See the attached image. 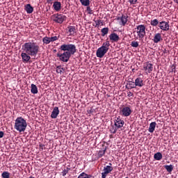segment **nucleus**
<instances>
[{
    "label": "nucleus",
    "instance_id": "nucleus-1",
    "mask_svg": "<svg viewBox=\"0 0 178 178\" xmlns=\"http://www.w3.org/2000/svg\"><path fill=\"white\" fill-rule=\"evenodd\" d=\"M23 52L21 54V58L24 63H29L31 59V56L35 58L40 52V45L37 42L32 40L25 42L22 45Z\"/></svg>",
    "mask_w": 178,
    "mask_h": 178
},
{
    "label": "nucleus",
    "instance_id": "nucleus-2",
    "mask_svg": "<svg viewBox=\"0 0 178 178\" xmlns=\"http://www.w3.org/2000/svg\"><path fill=\"white\" fill-rule=\"evenodd\" d=\"M14 127L15 130L19 133L26 131V129L27 127V121H26L23 117H18L15 120Z\"/></svg>",
    "mask_w": 178,
    "mask_h": 178
},
{
    "label": "nucleus",
    "instance_id": "nucleus-3",
    "mask_svg": "<svg viewBox=\"0 0 178 178\" xmlns=\"http://www.w3.org/2000/svg\"><path fill=\"white\" fill-rule=\"evenodd\" d=\"M60 51L67 53L69 55H74L76 54V45L73 44H63L60 47Z\"/></svg>",
    "mask_w": 178,
    "mask_h": 178
},
{
    "label": "nucleus",
    "instance_id": "nucleus-4",
    "mask_svg": "<svg viewBox=\"0 0 178 178\" xmlns=\"http://www.w3.org/2000/svg\"><path fill=\"white\" fill-rule=\"evenodd\" d=\"M145 26L143 24L138 25L136 29V33L137 34V40H143L145 37Z\"/></svg>",
    "mask_w": 178,
    "mask_h": 178
},
{
    "label": "nucleus",
    "instance_id": "nucleus-5",
    "mask_svg": "<svg viewBox=\"0 0 178 178\" xmlns=\"http://www.w3.org/2000/svg\"><path fill=\"white\" fill-rule=\"evenodd\" d=\"M71 56H70L69 53H66V51H64L63 54H57V58H59L61 62H69Z\"/></svg>",
    "mask_w": 178,
    "mask_h": 178
},
{
    "label": "nucleus",
    "instance_id": "nucleus-6",
    "mask_svg": "<svg viewBox=\"0 0 178 178\" xmlns=\"http://www.w3.org/2000/svg\"><path fill=\"white\" fill-rule=\"evenodd\" d=\"M131 108H130V107L129 106H124L120 111L121 116H123L124 118H128V116H130V115H131Z\"/></svg>",
    "mask_w": 178,
    "mask_h": 178
},
{
    "label": "nucleus",
    "instance_id": "nucleus-7",
    "mask_svg": "<svg viewBox=\"0 0 178 178\" xmlns=\"http://www.w3.org/2000/svg\"><path fill=\"white\" fill-rule=\"evenodd\" d=\"M52 19L56 23H59L60 24H62V22H65L66 16L63 15L55 14L52 16Z\"/></svg>",
    "mask_w": 178,
    "mask_h": 178
},
{
    "label": "nucleus",
    "instance_id": "nucleus-8",
    "mask_svg": "<svg viewBox=\"0 0 178 178\" xmlns=\"http://www.w3.org/2000/svg\"><path fill=\"white\" fill-rule=\"evenodd\" d=\"M129 16L127 15H122L121 17H118L117 20L119 22L120 26H126L127 24Z\"/></svg>",
    "mask_w": 178,
    "mask_h": 178
},
{
    "label": "nucleus",
    "instance_id": "nucleus-9",
    "mask_svg": "<svg viewBox=\"0 0 178 178\" xmlns=\"http://www.w3.org/2000/svg\"><path fill=\"white\" fill-rule=\"evenodd\" d=\"M143 70L147 72V73H152L154 70V65L152 63H149V62H146L143 64Z\"/></svg>",
    "mask_w": 178,
    "mask_h": 178
},
{
    "label": "nucleus",
    "instance_id": "nucleus-10",
    "mask_svg": "<svg viewBox=\"0 0 178 178\" xmlns=\"http://www.w3.org/2000/svg\"><path fill=\"white\" fill-rule=\"evenodd\" d=\"M113 170V167L111 165H106L104 168V172H102V178H106V176H108V173H111Z\"/></svg>",
    "mask_w": 178,
    "mask_h": 178
},
{
    "label": "nucleus",
    "instance_id": "nucleus-11",
    "mask_svg": "<svg viewBox=\"0 0 178 178\" xmlns=\"http://www.w3.org/2000/svg\"><path fill=\"white\" fill-rule=\"evenodd\" d=\"M159 27L161 29V30H163V31H169V29H170L169 23L165 21L160 22Z\"/></svg>",
    "mask_w": 178,
    "mask_h": 178
},
{
    "label": "nucleus",
    "instance_id": "nucleus-12",
    "mask_svg": "<svg viewBox=\"0 0 178 178\" xmlns=\"http://www.w3.org/2000/svg\"><path fill=\"white\" fill-rule=\"evenodd\" d=\"M124 121L123 120L120 119V118H116L114 120V126L117 129H122V127L124 126Z\"/></svg>",
    "mask_w": 178,
    "mask_h": 178
},
{
    "label": "nucleus",
    "instance_id": "nucleus-13",
    "mask_svg": "<svg viewBox=\"0 0 178 178\" xmlns=\"http://www.w3.org/2000/svg\"><path fill=\"white\" fill-rule=\"evenodd\" d=\"M106 50L102 49L101 47L98 48L96 51V56L97 58H104L105 56V54L107 53Z\"/></svg>",
    "mask_w": 178,
    "mask_h": 178
},
{
    "label": "nucleus",
    "instance_id": "nucleus-14",
    "mask_svg": "<svg viewBox=\"0 0 178 178\" xmlns=\"http://www.w3.org/2000/svg\"><path fill=\"white\" fill-rule=\"evenodd\" d=\"M67 33L70 36L74 37L76 34V26H70L67 29Z\"/></svg>",
    "mask_w": 178,
    "mask_h": 178
},
{
    "label": "nucleus",
    "instance_id": "nucleus-15",
    "mask_svg": "<svg viewBox=\"0 0 178 178\" xmlns=\"http://www.w3.org/2000/svg\"><path fill=\"white\" fill-rule=\"evenodd\" d=\"M59 107H54L51 114V119H56V118H58V115H59Z\"/></svg>",
    "mask_w": 178,
    "mask_h": 178
},
{
    "label": "nucleus",
    "instance_id": "nucleus-16",
    "mask_svg": "<svg viewBox=\"0 0 178 178\" xmlns=\"http://www.w3.org/2000/svg\"><path fill=\"white\" fill-rule=\"evenodd\" d=\"M109 39H110V41H112V42H118V41L120 40V38H119V35L115 33H113L110 34Z\"/></svg>",
    "mask_w": 178,
    "mask_h": 178
},
{
    "label": "nucleus",
    "instance_id": "nucleus-17",
    "mask_svg": "<svg viewBox=\"0 0 178 178\" xmlns=\"http://www.w3.org/2000/svg\"><path fill=\"white\" fill-rule=\"evenodd\" d=\"M152 41L154 42V44H158V42L162 41V34L159 33H156L152 39Z\"/></svg>",
    "mask_w": 178,
    "mask_h": 178
},
{
    "label": "nucleus",
    "instance_id": "nucleus-18",
    "mask_svg": "<svg viewBox=\"0 0 178 178\" xmlns=\"http://www.w3.org/2000/svg\"><path fill=\"white\" fill-rule=\"evenodd\" d=\"M53 8L56 12H59L62 8V3H60V1H55L53 4Z\"/></svg>",
    "mask_w": 178,
    "mask_h": 178
},
{
    "label": "nucleus",
    "instance_id": "nucleus-19",
    "mask_svg": "<svg viewBox=\"0 0 178 178\" xmlns=\"http://www.w3.org/2000/svg\"><path fill=\"white\" fill-rule=\"evenodd\" d=\"M135 84H136V87H143L144 81L140 77H138L135 80Z\"/></svg>",
    "mask_w": 178,
    "mask_h": 178
},
{
    "label": "nucleus",
    "instance_id": "nucleus-20",
    "mask_svg": "<svg viewBox=\"0 0 178 178\" xmlns=\"http://www.w3.org/2000/svg\"><path fill=\"white\" fill-rule=\"evenodd\" d=\"M24 9H25L26 13H28L29 15L33 13V12H34V8H33V6H31V4H26L24 6Z\"/></svg>",
    "mask_w": 178,
    "mask_h": 178
},
{
    "label": "nucleus",
    "instance_id": "nucleus-21",
    "mask_svg": "<svg viewBox=\"0 0 178 178\" xmlns=\"http://www.w3.org/2000/svg\"><path fill=\"white\" fill-rule=\"evenodd\" d=\"M109 47H111V43L109 42V41H106L102 44L100 48H102V49H104V51L108 52V51H109Z\"/></svg>",
    "mask_w": 178,
    "mask_h": 178
},
{
    "label": "nucleus",
    "instance_id": "nucleus-22",
    "mask_svg": "<svg viewBox=\"0 0 178 178\" xmlns=\"http://www.w3.org/2000/svg\"><path fill=\"white\" fill-rule=\"evenodd\" d=\"M155 127H156V122H152L149 124V127L148 129L149 133H154L155 131Z\"/></svg>",
    "mask_w": 178,
    "mask_h": 178
},
{
    "label": "nucleus",
    "instance_id": "nucleus-23",
    "mask_svg": "<svg viewBox=\"0 0 178 178\" xmlns=\"http://www.w3.org/2000/svg\"><path fill=\"white\" fill-rule=\"evenodd\" d=\"M31 87V92L32 94H38V88H37V86H35L34 83H32Z\"/></svg>",
    "mask_w": 178,
    "mask_h": 178
},
{
    "label": "nucleus",
    "instance_id": "nucleus-24",
    "mask_svg": "<svg viewBox=\"0 0 178 178\" xmlns=\"http://www.w3.org/2000/svg\"><path fill=\"white\" fill-rule=\"evenodd\" d=\"M165 169L168 172V173H171V172H173V165H164Z\"/></svg>",
    "mask_w": 178,
    "mask_h": 178
},
{
    "label": "nucleus",
    "instance_id": "nucleus-25",
    "mask_svg": "<svg viewBox=\"0 0 178 178\" xmlns=\"http://www.w3.org/2000/svg\"><path fill=\"white\" fill-rule=\"evenodd\" d=\"M101 32H102V36L105 37L106 35V34H108V33H109V28H108V27L103 28L101 30Z\"/></svg>",
    "mask_w": 178,
    "mask_h": 178
},
{
    "label": "nucleus",
    "instance_id": "nucleus-26",
    "mask_svg": "<svg viewBox=\"0 0 178 178\" xmlns=\"http://www.w3.org/2000/svg\"><path fill=\"white\" fill-rule=\"evenodd\" d=\"M105 152H106V147H105L104 149H103L102 150H99L97 154L98 158H102V156H104V155H105Z\"/></svg>",
    "mask_w": 178,
    "mask_h": 178
},
{
    "label": "nucleus",
    "instance_id": "nucleus-27",
    "mask_svg": "<svg viewBox=\"0 0 178 178\" xmlns=\"http://www.w3.org/2000/svg\"><path fill=\"white\" fill-rule=\"evenodd\" d=\"M154 158L156 161H161V159H162V153L157 152L154 154Z\"/></svg>",
    "mask_w": 178,
    "mask_h": 178
},
{
    "label": "nucleus",
    "instance_id": "nucleus-28",
    "mask_svg": "<svg viewBox=\"0 0 178 178\" xmlns=\"http://www.w3.org/2000/svg\"><path fill=\"white\" fill-rule=\"evenodd\" d=\"M150 24L153 27H156V26H158L159 24V21H158L157 19H152L150 21Z\"/></svg>",
    "mask_w": 178,
    "mask_h": 178
},
{
    "label": "nucleus",
    "instance_id": "nucleus-29",
    "mask_svg": "<svg viewBox=\"0 0 178 178\" xmlns=\"http://www.w3.org/2000/svg\"><path fill=\"white\" fill-rule=\"evenodd\" d=\"M42 42L43 44H45L46 45H48L51 42V40L49 39V37L45 36L42 38Z\"/></svg>",
    "mask_w": 178,
    "mask_h": 178
},
{
    "label": "nucleus",
    "instance_id": "nucleus-30",
    "mask_svg": "<svg viewBox=\"0 0 178 178\" xmlns=\"http://www.w3.org/2000/svg\"><path fill=\"white\" fill-rule=\"evenodd\" d=\"M90 177H91V175L86 174V172L81 173L78 177V178H90Z\"/></svg>",
    "mask_w": 178,
    "mask_h": 178
},
{
    "label": "nucleus",
    "instance_id": "nucleus-31",
    "mask_svg": "<svg viewBox=\"0 0 178 178\" xmlns=\"http://www.w3.org/2000/svg\"><path fill=\"white\" fill-rule=\"evenodd\" d=\"M80 2L83 6H90V0H80Z\"/></svg>",
    "mask_w": 178,
    "mask_h": 178
},
{
    "label": "nucleus",
    "instance_id": "nucleus-32",
    "mask_svg": "<svg viewBox=\"0 0 178 178\" xmlns=\"http://www.w3.org/2000/svg\"><path fill=\"white\" fill-rule=\"evenodd\" d=\"M65 72V68L62 67L60 65L56 67V73H59L60 74H62Z\"/></svg>",
    "mask_w": 178,
    "mask_h": 178
},
{
    "label": "nucleus",
    "instance_id": "nucleus-33",
    "mask_svg": "<svg viewBox=\"0 0 178 178\" xmlns=\"http://www.w3.org/2000/svg\"><path fill=\"white\" fill-rule=\"evenodd\" d=\"M128 87H129V88H136V82H133V81H129V83H128Z\"/></svg>",
    "mask_w": 178,
    "mask_h": 178
},
{
    "label": "nucleus",
    "instance_id": "nucleus-34",
    "mask_svg": "<svg viewBox=\"0 0 178 178\" xmlns=\"http://www.w3.org/2000/svg\"><path fill=\"white\" fill-rule=\"evenodd\" d=\"M10 176V174H9L8 172L4 171L2 174H1V177L2 178H9Z\"/></svg>",
    "mask_w": 178,
    "mask_h": 178
},
{
    "label": "nucleus",
    "instance_id": "nucleus-35",
    "mask_svg": "<svg viewBox=\"0 0 178 178\" xmlns=\"http://www.w3.org/2000/svg\"><path fill=\"white\" fill-rule=\"evenodd\" d=\"M131 46L133 48H138V42H137V41H132L131 42Z\"/></svg>",
    "mask_w": 178,
    "mask_h": 178
},
{
    "label": "nucleus",
    "instance_id": "nucleus-36",
    "mask_svg": "<svg viewBox=\"0 0 178 178\" xmlns=\"http://www.w3.org/2000/svg\"><path fill=\"white\" fill-rule=\"evenodd\" d=\"M69 170H70V168H66L65 169H64L62 172L63 176H66V175L69 173Z\"/></svg>",
    "mask_w": 178,
    "mask_h": 178
},
{
    "label": "nucleus",
    "instance_id": "nucleus-37",
    "mask_svg": "<svg viewBox=\"0 0 178 178\" xmlns=\"http://www.w3.org/2000/svg\"><path fill=\"white\" fill-rule=\"evenodd\" d=\"M50 42H54V41H58V40H59V38L58 36H53V37H50Z\"/></svg>",
    "mask_w": 178,
    "mask_h": 178
},
{
    "label": "nucleus",
    "instance_id": "nucleus-38",
    "mask_svg": "<svg viewBox=\"0 0 178 178\" xmlns=\"http://www.w3.org/2000/svg\"><path fill=\"white\" fill-rule=\"evenodd\" d=\"M110 131L111 133H112V134H115L116 133V131H118V128L115 127H112L110 129Z\"/></svg>",
    "mask_w": 178,
    "mask_h": 178
},
{
    "label": "nucleus",
    "instance_id": "nucleus-39",
    "mask_svg": "<svg viewBox=\"0 0 178 178\" xmlns=\"http://www.w3.org/2000/svg\"><path fill=\"white\" fill-rule=\"evenodd\" d=\"M86 10H87L88 15H92V13H94V12L92 11V10L91 9V8L90 6H88L86 8Z\"/></svg>",
    "mask_w": 178,
    "mask_h": 178
},
{
    "label": "nucleus",
    "instance_id": "nucleus-40",
    "mask_svg": "<svg viewBox=\"0 0 178 178\" xmlns=\"http://www.w3.org/2000/svg\"><path fill=\"white\" fill-rule=\"evenodd\" d=\"M95 22L96 23V27L97 26H101V24H102V23H103L102 20H101V19L95 20Z\"/></svg>",
    "mask_w": 178,
    "mask_h": 178
},
{
    "label": "nucleus",
    "instance_id": "nucleus-41",
    "mask_svg": "<svg viewBox=\"0 0 178 178\" xmlns=\"http://www.w3.org/2000/svg\"><path fill=\"white\" fill-rule=\"evenodd\" d=\"M128 1L131 5H136V3H137V0H128Z\"/></svg>",
    "mask_w": 178,
    "mask_h": 178
},
{
    "label": "nucleus",
    "instance_id": "nucleus-42",
    "mask_svg": "<svg viewBox=\"0 0 178 178\" xmlns=\"http://www.w3.org/2000/svg\"><path fill=\"white\" fill-rule=\"evenodd\" d=\"M171 67H172L171 72H174V73H176V66L172 65Z\"/></svg>",
    "mask_w": 178,
    "mask_h": 178
},
{
    "label": "nucleus",
    "instance_id": "nucleus-43",
    "mask_svg": "<svg viewBox=\"0 0 178 178\" xmlns=\"http://www.w3.org/2000/svg\"><path fill=\"white\" fill-rule=\"evenodd\" d=\"M134 95V94H133V92H129L128 95H127V97H133Z\"/></svg>",
    "mask_w": 178,
    "mask_h": 178
},
{
    "label": "nucleus",
    "instance_id": "nucleus-44",
    "mask_svg": "<svg viewBox=\"0 0 178 178\" xmlns=\"http://www.w3.org/2000/svg\"><path fill=\"white\" fill-rule=\"evenodd\" d=\"M47 3H50L51 5H52V1L54 0H46Z\"/></svg>",
    "mask_w": 178,
    "mask_h": 178
},
{
    "label": "nucleus",
    "instance_id": "nucleus-45",
    "mask_svg": "<svg viewBox=\"0 0 178 178\" xmlns=\"http://www.w3.org/2000/svg\"><path fill=\"white\" fill-rule=\"evenodd\" d=\"M3 137V131H0V138H2Z\"/></svg>",
    "mask_w": 178,
    "mask_h": 178
},
{
    "label": "nucleus",
    "instance_id": "nucleus-46",
    "mask_svg": "<svg viewBox=\"0 0 178 178\" xmlns=\"http://www.w3.org/2000/svg\"><path fill=\"white\" fill-rule=\"evenodd\" d=\"M175 3H178V0H173Z\"/></svg>",
    "mask_w": 178,
    "mask_h": 178
},
{
    "label": "nucleus",
    "instance_id": "nucleus-47",
    "mask_svg": "<svg viewBox=\"0 0 178 178\" xmlns=\"http://www.w3.org/2000/svg\"><path fill=\"white\" fill-rule=\"evenodd\" d=\"M54 52H56V49H54Z\"/></svg>",
    "mask_w": 178,
    "mask_h": 178
},
{
    "label": "nucleus",
    "instance_id": "nucleus-48",
    "mask_svg": "<svg viewBox=\"0 0 178 178\" xmlns=\"http://www.w3.org/2000/svg\"><path fill=\"white\" fill-rule=\"evenodd\" d=\"M91 112H92V111H91V110H90V111H89V113H91Z\"/></svg>",
    "mask_w": 178,
    "mask_h": 178
},
{
    "label": "nucleus",
    "instance_id": "nucleus-49",
    "mask_svg": "<svg viewBox=\"0 0 178 178\" xmlns=\"http://www.w3.org/2000/svg\"><path fill=\"white\" fill-rule=\"evenodd\" d=\"M109 165H112V163H110Z\"/></svg>",
    "mask_w": 178,
    "mask_h": 178
}]
</instances>
